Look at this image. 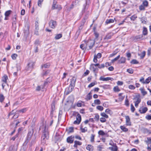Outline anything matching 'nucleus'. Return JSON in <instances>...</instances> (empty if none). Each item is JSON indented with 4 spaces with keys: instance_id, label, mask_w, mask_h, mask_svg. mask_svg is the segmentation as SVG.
Listing matches in <instances>:
<instances>
[{
    "instance_id": "obj_1",
    "label": "nucleus",
    "mask_w": 151,
    "mask_h": 151,
    "mask_svg": "<svg viewBox=\"0 0 151 151\" xmlns=\"http://www.w3.org/2000/svg\"><path fill=\"white\" fill-rule=\"evenodd\" d=\"M49 138V134L48 132L45 128L44 130L43 134L41 137V143L43 145L46 143V141Z\"/></svg>"
},
{
    "instance_id": "obj_2",
    "label": "nucleus",
    "mask_w": 151,
    "mask_h": 151,
    "mask_svg": "<svg viewBox=\"0 0 151 151\" xmlns=\"http://www.w3.org/2000/svg\"><path fill=\"white\" fill-rule=\"evenodd\" d=\"M29 27L28 25H27L25 26L24 31V36L26 38H27L29 35Z\"/></svg>"
},
{
    "instance_id": "obj_3",
    "label": "nucleus",
    "mask_w": 151,
    "mask_h": 151,
    "mask_svg": "<svg viewBox=\"0 0 151 151\" xmlns=\"http://www.w3.org/2000/svg\"><path fill=\"white\" fill-rule=\"evenodd\" d=\"M95 43L94 41L92 40H89L86 43V47H89L90 49H91Z\"/></svg>"
},
{
    "instance_id": "obj_4",
    "label": "nucleus",
    "mask_w": 151,
    "mask_h": 151,
    "mask_svg": "<svg viewBox=\"0 0 151 151\" xmlns=\"http://www.w3.org/2000/svg\"><path fill=\"white\" fill-rule=\"evenodd\" d=\"M81 121V117L80 115L78 114L76 117V120L75 121L73 124H78Z\"/></svg>"
},
{
    "instance_id": "obj_5",
    "label": "nucleus",
    "mask_w": 151,
    "mask_h": 151,
    "mask_svg": "<svg viewBox=\"0 0 151 151\" xmlns=\"http://www.w3.org/2000/svg\"><path fill=\"white\" fill-rule=\"evenodd\" d=\"M49 25L52 28H54L57 25L56 22L53 20H51L49 22Z\"/></svg>"
},
{
    "instance_id": "obj_6",
    "label": "nucleus",
    "mask_w": 151,
    "mask_h": 151,
    "mask_svg": "<svg viewBox=\"0 0 151 151\" xmlns=\"http://www.w3.org/2000/svg\"><path fill=\"white\" fill-rule=\"evenodd\" d=\"M74 137V136L72 135L68 137L67 138V142L70 144L72 143L73 142Z\"/></svg>"
},
{
    "instance_id": "obj_7",
    "label": "nucleus",
    "mask_w": 151,
    "mask_h": 151,
    "mask_svg": "<svg viewBox=\"0 0 151 151\" xmlns=\"http://www.w3.org/2000/svg\"><path fill=\"white\" fill-rule=\"evenodd\" d=\"M126 123L127 126H130L131 125V123L130 121V119L128 116H125Z\"/></svg>"
},
{
    "instance_id": "obj_8",
    "label": "nucleus",
    "mask_w": 151,
    "mask_h": 151,
    "mask_svg": "<svg viewBox=\"0 0 151 151\" xmlns=\"http://www.w3.org/2000/svg\"><path fill=\"white\" fill-rule=\"evenodd\" d=\"M99 80L101 81H108L109 80L112 81L113 80V79L112 78H111L110 77H107L106 78H104L102 76H101L99 78Z\"/></svg>"
},
{
    "instance_id": "obj_9",
    "label": "nucleus",
    "mask_w": 151,
    "mask_h": 151,
    "mask_svg": "<svg viewBox=\"0 0 151 151\" xmlns=\"http://www.w3.org/2000/svg\"><path fill=\"white\" fill-rule=\"evenodd\" d=\"M90 69L93 70V73L98 72V69L94 66V65L91 64L90 65Z\"/></svg>"
},
{
    "instance_id": "obj_10",
    "label": "nucleus",
    "mask_w": 151,
    "mask_h": 151,
    "mask_svg": "<svg viewBox=\"0 0 151 151\" xmlns=\"http://www.w3.org/2000/svg\"><path fill=\"white\" fill-rule=\"evenodd\" d=\"M33 133V129L32 130L29 131L27 135V140H29L30 139Z\"/></svg>"
},
{
    "instance_id": "obj_11",
    "label": "nucleus",
    "mask_w": 151,
    "mask_h": 151,
    "mask_svg": "<svg viewBox=\"0 0 151 151\" xmlns=\"http://www.w3.org/2000/svg\"><path fill=\"white\" fill-rule=\"evenodd\" d=\"M126 59L124 57H121L120 59L118 60V63L119 64L124 63H125Z\"/></svg>"
},
{
    "instance_id": "obj_12",
    "label": "nucleus",
    "mask_w": 151,
    "mask_h": 151,
    "mask_svg": "<svg viewBox=\"0 0 151 151\" xmlns=\"http://www.w3.org/2000/svg\"><path fill=\"white\" fill-rule=\"evenodd\" d=\"M147 107L142 108L139 110V111L141 114H144L147 111Z\"/></svg>"
},
{
    "instance_id": "obj_13",
    "label": "nucleus",
    "mask_w": 151,
    "mask_h": 151,
    "mask_svg": "<svg viewBox=\"0 0 151 151\" xmlns=\"http://www.w3.org/2000/svg\"><path fill=\"white\" fill-rule=\"evenodd\" d=\"M134 99L136 100V101H134V103H137L138 104H139L141 101V99L140 98V97L139 96H136Z\"/></svg>"
},
{
    "instance_id": "obj_14",
    "label": "nucleus",
    "mask_w": 151,
    "mask_h": 151,
    "mask_svg": "<svg viewBox=\"0 0 151 151\" xmlns=\"http://www.w3.org/2000/svg\"><path fill=\"white\" fill-rule=\"evenodd\" d=\"M33 63L32 62H30L28 64V70L31 71L33 67Z\"/></svg>"
},
{
    "instance_id": "obj_15",
    "label": "nucleus",
    "mask_w": 151,
    "mask_h": 151,
    "mask_svg": "<svg viewBox=\"0 0 151 151\" xmlns=\"http://www.w3.org/2000/svg\"><path fill=\"white\" fill-rule=\"evenodd\" d=\"M52 81V79L50 78H47L46 81H45L44 83V86H47L48 83L51 82Z\"/></svg>"
},
{
    "instance_id": "obj_16",
    "label": "nucleus",
    "mask_w": 151,
    "mask_h": 151,
    "mask_svg": "<svg viewBox=\"0 0 151 151\" xmlns=\"http://www.w3.org/2000/svg\"><path fill=\"white\" fill-rule=\"evenodd\" d=\"M120 128L121 130L123 132H127L128 131V129L126 128L124 125L120 126Z\"/></svg>"
},
{
    "instance_id": "obj_17",
    "label": "nucleus",
    "mask_w": 151,
    "mask_h": 151,
    "mask_svg": "<svg viewBox=\"0 0 151 151\" xmlns=\"http://www.w3.org/2000/svg\"><path fill=\"white\" fill-rule=\"evenodd\" d=\"M109 149L112 151H117L118 150L117 147L116 145H114L113 147H110Z\"/></svg>"
},
{
    "instance_id": "obj_18",
    "label": "nucleus",
    "mask_w": 151,
    "mask_h": 151,
    "mask_svg": "<svg viewBox=\"0 0 151 151\" xmlns=\"http://www.w3.org/2000/svg\"><path fill=\"white\" fill-rule=\"evenodd\" d=\"M86 149L90 151H93V147L91 145H88L86 147Z\"/></svg>"
},
{
    "instance_id": "obj_19",
    "label": "nucleus",
    "mask_w": 151,
    "mask_h": 151,
    "mask_svg": "<svg viewBox=\"0 0 151 151\" xmlns=\"http://www.w3.org/2000/svg\"><path fill=\"white\" fill-rule=\"evenodd\" d=\"M82 142L77 141H74V145H73L74 147H77V146L81 145H82Z\"/></svg>"
},
{
    "instance_id": "obj_20",
    "label": "nucleus",
    "mask_w": 151,
    "mask_h": 151,
    "mask_svg": "<svg viewBox=\"0 0 151 151\" xmlns=\"http://www.w3.org/2000/svg\"><path fill=\"white\" fill-rule=\"evenodd\" d=\"M56 4V1H55V0H54V1L52 8V9L58 8V6Z\"/></svg>"
},
{
    "instance_id": "obj_21",
    "label": "nucleus",
    "mask_w": 151,
    "mask_h": 151,
    "mask_svg": "<svg viewBox=\"0 0 151 151\" xmlns=\"http://www.w3.org/2000/svg\"><path fill=\"white\" fill-rule=\"evenodd\" d=\"M118 49H116L113 52V53L111 54L110 55V56L109 57H112L114 56V55H116V54L117 53V52H118Z\"/></svg>"
},
{
    "instance_id": "obj_22",
    "label": "nucleus",
    "mask_w": 151,
    "mask_h": 151,
    "mask_svg": "<svg viewBox=\"0 0 151 151\" xmlns=\"http://www.w3.org/2000/svg\"><path fill=\"white\" fill-rule=\"evenodd\" d=\"M8 79V77L6 75H4L2 78V81L5 83H6V81Z\"/></svg>"
},
{
    "instance_id": "obj_23",
    "label": "nucleus",
    "mask_w": 151,
    "mask_h": 151,
    "mask_svg": "<svg viewBox=\"0 0 151 151\" xmlns=\"http://www.w3.org/2000/svg\"><path fill=\"white\" fill-rule=\"evenodd\" d=\"M76 81V79H75L74 78H73L71 80V83H70V85L72 86H74L75 84Z\"/></svg>"
},
{
    "instance_id": "obj_24",
    "label": "nucleus",
    "mask_w": 151,
    "mask_h": 151,
    "mask_svg": "<svg viewBox=\"0 0 151 151\" xmlns=\"http://www.w3.org/2000/svg\"><path fill=\"white\" fill-rule=\"evenodd\" d=\"M142 32L143 35H146L147 34V28L145 27H143Z\"/></svg>"
},
{
    "instance_id": "obj_25",
    "label": "nucleus",
    "mask_w": 151,
    "mask_h": 151,
    "mask_svg": "<svg viewBox=\"0 0 151 151\" xmlns=\"http://www.w3.org/2000/svg\"><path fill=\"white\" fill-rule=\"evenodd\" d=\"M80 130L82 132L85 133L87 131V128L86 127L83 128L81 126L80 127Z\"/></svg>"
},
{
    "instance_id": "obj_26",
    "label": "nucleus",
    "mask_w": 151,
    "mask_h": 151,
    "mask_svg": "<svg viewBox=\"0 0 151 151\" xmlns=\"http://www.w3.org/2000/svg\"><path fill=\"white\" fill-rule=\"evenodd\" d=\"M123 94V93H120L119 94V100H120V101H122L124 98V96H122V95Z\"/></svg>"
},
{
    "instance_id": "obj_27",
    "label": "nucleus",
    "mask_w": 151,
    "mask_h": 151,
    "mask_svg": "<svg viewBox=\"0 0 151 151\" xmlns=\"http://www.w3.org/2000/svg\"><path fill=\"white\" fill-rule=\"evenodd\" d=\"M139 90L143 96H145L147 94V92L145 91L143 88H140Z\"/></svg>"
},
{
    "instance_id": "obj_28",
    "label": "nucleus",
    "mask_w": 151,
    "mask_h": 151,
    "mask_svg": "<svg viewBox=\"0 0 151 151\" xmlns=\"http://www.w3.org/2000/svg\"><path fill=\"white\" fill-rule=\"evenodd\" d=\"M62 36V34H60L56 35L55 36V40H58Z\"/></svg>"
},
{
    "instance_id": "obj_29",
    "label": "nucleus",
    "mask_w": 151,
    "mask_h": 151,
    "mask_svg": "<svg viewBox=\"0 0 151 151\" xmlns=\"http://www.w3.org/2000/svg\"><path fill=\"white\" fill-rule=\"evenodd\" d=\"M151 80V77L149 76L148 77L145 81V84L149 83Z\"/></svg>"
},
{
    "instance_id": "obj_30",
    "label": "nucleus",
    "mask_w": 151,
    "mask_h": 151,
    "mask_svg": "<svg viewBox=\"0 0 151 151\" xmlns=\"http://www.w3.org/2000/svg\"><path fill=\"white\" fill-rule=\"evenodd\" d=\"M114 20L113 19H107L106 21L105 22L107 24H108L110 23L114 22Z\"/></svg>"
},
{
    "instance_id": "obj_31",
    "label": "nucleus",
    "mask_w": 151,
    "mask_h": 151,
    "mask_svg": "<svg viewBox=\"0 0 151 151\" xmlns=\"http://www.w3.org/2000/svg\"><path fill=\"white\" fill-rule=\"evenodd\" d=\"M111 33H109L107 34L105 38H104V40H108L111 39Z\"/></svg>"
},
{
    "instance_id": "obj_32",
    "label": "nucleus",
    "mask_w": 151,
    "mask_h": 151,
    "mask_svg": "<svg viewBox=\"0 0 151 151\" xmlns=\"http://www.w3.org/2000/svg\"><path fill=\"white\" fill-rule=\"evenodd\" d=\"M120 56L119 55L117 56L114 59L112 60H111V62L112 63H114V62L118 60L119 59V58H120Z\"/></svg>"
},
{
    "instance_id": "obj_33",
    "label": "nucleus",
    "mask_w": 151,
    "mask_h": 151,
    "mask_svg": "<svg viewBox=\"0 0 151 151\" xmlns=\"http://www.w3.org/2000/svg\"><path fill=\"white\" fill-rule=\"evenodd\" d=\"M145 51L142 52L141 54H139V55L140 56L141 58H143L145 55Z\"/></svg>"
},
{
    "instance_id": "obj_34",
    "label": "nucleus",
    "mask_w": 151,
    "mask_h": 151,
    "mask_svg": "<svg viewBox=\"0 0 151 151\" xmlns=\"http://www.w3.org/2000/svg\"><path fill=\"white\" fill-rule=\"evenodd\" d=\"M142 4L145 7H147L148 6V3L147 0H145L143 2Z\"/></svg>"
},
{
    "instance_id": "obj_35",
    "label": "nucleus",
    "mask_w": 151,
    "mask_h": 151,
    "mask_svg": "<svg viewBox=\"0 0 151 151\" xmlns=\"http://www.w3.org/2000/svg\"><path fill=\"white\" fill-rule=\"evenodd\" d=\"M74 128L73 127H69L68 129V132L71 133L73 132Z\"/></svg>"
},
{
    "instance_id": "obj_36",
    "label": "nucleus",
    "mask_w": 151,
    "mask_h": 151,
    "mask_svg": "<svg viewBox=\"0 0 151 151\" xmlns=\"http://www.w3.org/2000/svg\"><path fill=\"white\" fill-rule=\"evenodd\" d=\"M18 55L17 54L14 53L12 54L11 55V57L12 59L13 60L16 59Z\"/></svg>"
},
{
    "instance_id": "obj_37",
    "label": "nucleus",
    "mask_w": 151,
    "mask_h": 151,
    "mask_svg": "<svg viewBox=\"0 0 151 151\" xmlns=\"http://www.w3.org/2000/svg\"><path fill=\"white\" fill-rule=\"evenodd\" d=\"M92 96L91 95V93H90L87 95L86 99L87 101L90 100L92 99Z\"/></svg>"
},
{
    "instance_id": "obj_38",
    "label": "nucleus",
    "mask_w": 151,
    "mask_h": 151,
    "mask_svg": "<svg viewBox=\"0 0 151 151\" xmlns=\"http://www.w3.org/2000/svg\"><path fill=\"white\" fill-rule=\"evenodd\" d=\"M43 89V86H42V87H41L40 86H38L37 88H36V90L37 91H40V90H42V91H44V90H42V89Z\"/></svg>"
},
{
    "instance_id": "obj_39",
    "label": "nucleus",
    "mask_w": 151,
    "mask_h": 151,
    "mask_svg": "<svg viewBox=\"0 0 151 151\" xmlns=\"http://www.w3.org/2000/svg\"><path fill=\"white\" fill-rule=\"evenodd\" d=\"M98 133L99 135L101 136H104L105 134V133L103 130H99L98 132Z\"/></svg>"
},
{
    "instance_id": "obj_40",
    "label": "nucleus",
    "mask_w": 151,
    "mask_h": 151,
    "mask_svg": "<svg viewBox=\"0 0 151 151\" xmlns=\"http://www.w3.org/2000/svg\"><path fill=\"white\" fill-rule=\"evenodd\" d=\"M125 105L127 106H129V101L128 99H127V96L125 100Z\"/></svg>"
},
{
    "instance_id": "obj_41",
    "label": "nucleus",
    "mask_w": 151,
    "mask_h": 151,
    "mask_svg": "<svg viewBox=\"0 0 151 151\" xmlns=\"http://www.w3.org/2000/svg\"><path fill=\"white\" fill-rule=\"evenodd\" d=\"M101 115L103 117H104L105 118H108L109 117L105 113L103 112L101 113Z\"/></svg>"
},
{
    "instance_id": "obj_42",
    "label": "nucleus",
    "mask_w": 151,
    "mask_h": 151,
    "mask_svg": "<svg viewBox=\"0 0 151 151\" xmlns=\"http://www.w3.org/2000/svg\"><path fill=\"white\" fill-rule=\"evenodd\" d=\"M50 70H48L46 71L45 72H43L42 74V76H46L50 73Z\"/></svg>"
},
{
    "instance_id": "obj_43",
    "label": "nucleus",
    "mask_w": 151,
    "mask_h": 151,
    "mask_svg": "<svg viewBox=\"0 0 151 151\" xmlns=\"http://www.w3.org/2000/svg\"><path fill=\"white\" fill-rule=\"evenodd\" d=\"M147 140L145 141L146 143L147 144H151V137H147Z\"/></svg>"
},
{
    "instance_id": "obj_44",
    "label": "nucleus",
    "mask_w": 151,
    "mask_h": 151,
    "mask_svg": "<svg viewBox=\"0 0 151 151\" xmlns=\"http://www.w3.org/2000/svg\"><path fill=\"white\" fill-rule=\"evenodd\" d=\"M11 11L9 10L6 11L5 13V15L6 17H8L11 14Z\"/></svg>"
},
{
    "instance_id": "obj_45",
    "label": "nucleus",
    "mask_w": 151,
    "mask_h": 151,
    "mask_svg": "<svg viewBox=\"0 0 151 151\" xmlns=\"http://www.w3.org/2000/svg\"><path fill=\"white\" fill-rule=\"evenodd\" d=\"M145 7L142 4L139 7V9L140 10H144L145 9Z\"/></svg>"
},
{
    "instance_id": "obj_46",
    "label": "nucleus",
    "mask_w": 151,
    "mask_h": 151,
    "mask_svg": "<svg viewBox=\"0 0 151 151\" xmlns=\"http://www.w3.org/2000/svg\"><path fill=\"white\" fill-rule=\"evenodd\" d=\"M131 63L133 64H137L139 63V62L135 59L132 60L130 62Z\"/></svg>"
},
{
    "instance_id": "obj_47",
    "label": "nucleus",
    "mask_w": 151,
    "mask_h": 151,
    "mask_svg": "<svg viewBox=\"0 0 151 151\" xmlns=\"http://www.w3.org/2000/svg\"><path fill=\"white\" fill-rule=\"evenodd\" d=\"M137 18V17L136 15L134 14L131 17L130 19L131 20L134 21Z\"/></svg>"
},
{
    "instance_id": "obj_48",
    "label": "nucleus",
    "mask_w": 151,
    "mask_h": 151,
    "mask_svg": "<svg viewBox=\"0 0 151 151\" xmlns=\"http://www.w3.org/2000/svg\"><path fill=\"white\" fill-rule=\"evenodd\" d=\"M4 99V97L3 95L2 94H0V101L2 102Z\"/></svg>"
},
{
    "instance_id": "obj_49",
    "label": "nucleus",
    "mask_w": 151,
    "mask_h": 151,
    "mask_svg": "<svg viewBox=\"0 0 151 151\" xmlns=\"http://www.w3.org/2000/svg\"><path fill=\"white\" fill-rule=\"evenodd\" d=\"M94 103L96 104L99 105L100 104L101 101L99 99H96L94 101Z\"/></svg>"
},
{
    "instance_id": "obj_50",
    "label": "nucleus",
    "mask_w": 151,
    "mask_h": 151,
    "mask_svg": "<svg viewBox=\"0 0 151 151\" xmlns=\"http://www.w3.org/2000/svg\"><path fill=\"white\" fill-rule=\"evenodd\" d=\"M95 116L94 118V119L96 121H98L99 119V115L97 114H95Z\"/></svg>"
},
{
    "instance_id": "obj_51",
    "label": "nucleus",
    "mask_w": 151,
    "mask_h": 151,
    "mask_svg": "<svg viewBox=\"0 0 151 151\" xmlns=\"http://www.w3.org/2000/svg\"><path fill=\"white\" fill-rule=\"evenodd\" d=\"M50 66V64L49 63H47L45 64H44L42 66V68H48Z\"/></svg>"
},
{
    "instance_id": "obj_52",
    "label": "nucleus",
    "mask_w": 151,
    "mask_h": 151,
    "mask_svg": "<svg viewBox=\"0 0 151 151\" xmlns=\"http://www.w3.org/2000/svg\"><path fill=\"white\" fill-rule=\"evenodd\" d=\"M127 71L129 73L132 74L133 73L134 70L131 68H130L127 70Z\"/></svg>"
},
{
    "instance_id": "obj_53",
    "label": "nucleus",
    "mask_w": 151,
    "mask_h": 151,
    "mask_svg": "<svg viewBox=\"0 0 151 151\" xmlns=\"http://www.w3.org/2000/svg\"><path fill=\"white\" fill-rule=\"evenodd\" d=\"M95 135L92 134L91 137V142H93L94 141V139L95 137Z\"/></svg>"
},
{
    "instance_id": "obj_54",
    "label": "nucleus",
    "mask_w": 151,
    "mask_h": 151,
    "mask_svg": "<svg viewBox=\"0 0 151 151\" xmlns=\"http://www.w3.org/2000/svg\"><path fill=\"white\" fill-rule=\"evenodd\" d=\"M135 110V108L132 104L131 105V110L132 112H134Z\"/></svg>"
},
{
    "instance_id": "obj_55",
    "label": "nucleus",
    "mask_w": 151,
    "mask_h": 151,
    "mask_svg": "<svg viewBox=\"0 0 151 151\" xmlns=\"http://www.w3.org/2000/svg\"><path fill=\"white\" fill-rule=\"evenodd\" d=\"M96 109L100 111H102L103 110L104 108L102 106H98L96 107Z\"/></svg>"
},
{
    "instance_id": "obj_56",
    "label": "nucleus",
    "mask_w": 151,
    "mask_h": 151,
    "mask_svg": "<svg viewBox=\"0 0 151 151\" xmlns=\"http://www.w3.org/2000/svg\"><path fill=\"white\" fill-rule=\"evenodd\" d=\"M38 25V22H35V29L37 30H38L39 29Z\"/></svg>"
},
{
    "instance_id": "obj_57",
    "label": "nucleus",
    "mask_w": 151,
    "mask_h": 151,
    "mask_svg": "<svg viewBox=\"0 0 151 151\" xmlns=\"http://www.w3.org/2000/svg\"><path fill=\"white\" fill-rule=\"evenodd\" d=\"M114 90L115 92H119L120 91V90L118 86L114 87Z\"/></svg>"
},
{
    "instance_id": "obj_58",
    "label": "nucleus",
    "mask_w": 151,
    "mask_h": 151,
    "mask_svg": "<svg viewBox=\"0 0 151 151\" xmlns=\"http://www.w3.org/2000/svg\"><path fill=\"white\" fill-rule=\"evenodd\" d=\"M18 136H19V133H18L15 136L12 137L11 138V139L12 140H13V141L15 140L16 138H17L18 137Z\"/></svg>"
},
{
    "instance_id": "obj_59",
    "label": "nucleus",
    "mask_w": 151,
    "mask_h": 151,
    "mask_svg": "<svg viewBox=\"0 0 151 151\" xmlns=\"http://www.w3.org/2000/svg\"><path fill=\"white\" fill-rule=\"evenodd\" d=\"M43 1V0H38V5L39 6H41L42 4L41 3Z\"/></svg>"
},
{
    "instance_id": "obj_60",
    "label": "nucleus",
    "mask_w": 151,
    "mask_h": 151,
    "mask_svg": "<svg viewBox=\"0 0 151 151\" xmlns=\"http://www.w3.org/2000/svg\"><path fill=\"white\" fill-rule=\"evenodd\" d=\"M106 118H103V117H101L100 118V121L101 122H105L106 120Z\"/></svg>"
},
{
    "instance_id": "obj_61",
    "label": "nucleus",
    "mask_w": 151,
    "mask_h": 151,
    "mask_svg": "<svg viewBox=\"0 0 151 151\" xmlns=\"http://www.w3.org/2000/svg\"><path fill=\"white\" fill-rule=\"evenodd\" d=\"M89 73V71L88 70H86V71L84 73L83 75V76H86L88 75Z\"/></svg>"
},
{
    "instance_id": "obj_62",
    "label": "nucleus",
    "mask_w": 151,
    "mask_h": 151,
    "mask_svg": "<svg viewBox=\"0 0 151 151\" xmlns=\"http://www.w3.org/2000/svg\"><path fill=\"white\" fill-rule=\"evenodd\" d=\"M139 81L143 84H145V81L144 80V78L143 77L141 78L139 80Z\"/></svg>"
},
{
    "instance_id": "obj_63",
    "label": "nucleus",
    "mask_w": 151,
    "mask_h": 151,
    "mask_svg": "<svg viewBox=\"0 0 151 151\" xmlns=\"http://www.w3.org/2000/svg\"><path fill=\"white\" fill-rule=\"evenodd\" d=\"M94 34L95 37L96 39H97L99 36V34L96 32L94 31Z\"/></svg>"
},
{
    "instance_id": "obj_64",
    "label": "nucleus",
    "mask_w": 151,
    "mask_h": 151,
    "mask_svg": "<svg viewBox=\"0 0 151 151\" xmlns=\"http://www.w3.org/2000/svg\"><path fill=\"white\" fill-rule=\"evenodd\" d=\"M97 150L99 151H101L103 148L102 146L101 145H98L97 147Z\"/></svg>"
}]
</instances>
